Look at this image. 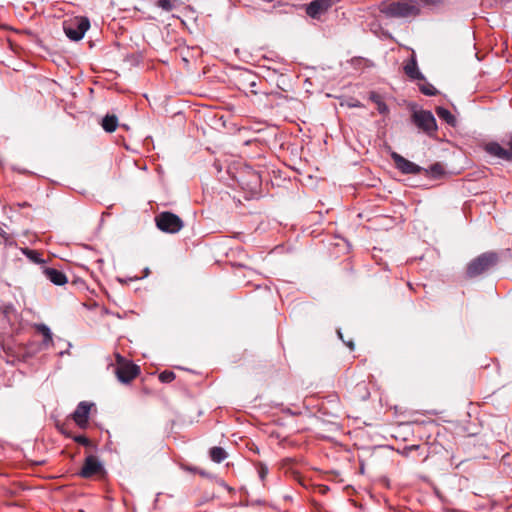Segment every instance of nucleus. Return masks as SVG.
Wrapping results in <instances>:
<instances>
[{
  "label": "nucleus",
  "mask_w": 512,
  "mask_h": 512,
  "mask_svg": "<svg viewBox=\"0 0 512 512\" xmlns=\"http://www.w3.org/2000/svg\"><path fill=\"white\" fill-rule=\"evenodd\" d=\"M378 10L388 18L408 19L417 17L421 8L418 0H384Z\"/></svg>",
  "instance_id": "nucleus-1"
},
{
  "label": "nucleus",
  "mask_w": 512,
  "mask_h": 512,
  "mask_svg": "<svg viewBox=\"0 0 512 512\" xmlns=\"http://www.w3.org/2000/svg\"><path fill=\"white\" fill-rule=\"evenodd\" d=\"M499 262V255L494 251H488L472 259L466 266V276L468 278L478 277L492 268Z\"/></svg>",
  "instance_id": "nucleus-2"
},
{
  "label": "nucleus",
  "mask_w": 512,
  "mask_h": 512,
  "mask_svg": "<svg viewBox=\"0 0 512 512\" xmlns=\"http://www.w3.org/2000/svg\"><path fill=\"white\" fill-rule=\"evenodd\" d=\"M156 227L165 233H178L184 226L182 219L176 214L164 211L155 216Z\"/></svg>",
  "instance_id": "nucleus-3"
},
{
  "label": "nucleus",
  "mask_w": 512,
  "mask_h": 512,
  "mask_svg": "<svg viewBox=\"0 0 512 512\" xmlns=\"http://www.w3.org/2000/svg\"><path fill=\"white\" fill-rule=\"evenodd\" d=\"M89 27L90 22L86 17H76L63 23L66 36L73 41L81 40Z\"/></svg>",
  "instance_id": "nucleus-4"
},
{
  "label": "nucleus",
  "mask_w": 512,
  "mask_h": 512,
  "mask_svg": "<svg viewBox=\"0 0 512 512\" xmlns=\"http://www.w3.org/2000/svg\"><path fill=\"white\" fill-rule=\"evenodd\" d=\"M116 362L115 373L120 382L129 383L138 376L140 372L139 366L128 361L120 354H116Z\"/></svg>",
  "instance_id": "nucleus-5"
},
{
  "label": "nucleus",
  "mask_w": 512,
  "mask_h": 512,
  "mask_svg": "<svg viewBox=\"0 0 512 512\" xmlns=\"http://www.w3.org/2000/svg\"><path fill=\"white\" fill-rule=\"evenodd\" d=\"M413 123L428 136L437 132V123L434 115L428 110H417L412 114Z\"/></svg>",
  "instance_id": "nucleus-6"
},
{
  "label": "nucleus",
  "mask_w": 512,
  "mask_h": 512,
  "mask_svg": "<svg viewBox=\"0 0 512 512\" xmlns=\"http://www.w3.org/2000/svg\"><path fill=\"white\" fill-rule=\"evenodd\" d=\"M92 407H94L93 403L82 401L77 405L75 411L72 413L71 417L79 428L86 429L88 427L89 414Z\"/></svg>",
  "instance_id": "nucleus-7"
},
{
  "label": "nucleus",
  "mask_w": 512,
  "mask_h": 512,
  "mask_svg": "<svg viewBox=\"0 0 512 512\" xmlns=\"http://www.w3.org/2000/svg\"><path fill=\"white\" fill-rule=\"evenodd\" d=\"M391 158L396 168L403 174H418L421 171V167L396 152L391 153Z\"/></svg>",
  "instance_id": "nucleus-8"
},
{
  "label": "nucleus",
  "mask_w": 512,
  "mask_h": 512,
  "mask_svg": "<svg viewBox=\"0 0 512 512\" xmlns=\"http://www.w3.org/2000/svg\"><path fill=\"white\" fill-rule=\"evenodd\" d=\"M103 470L102 464L98 461V459L90 455L86 457L84 464L79 472V476L82 478H91L96 474L101 473Z\"/></svg>",
  "instance_id": "nucleus-9"
},
{
  "label": "nucleus",
  "mask_w": 512,
  "mask_h": 512,
  "mask_svg": "<svg viewBox=\"0 0 512 512\" xmlns=\"http://www.w3.org/2000/svg\"><path fill=\"white\" fill-rule=\"evenodd\" d=\"M332 0H313L306 7V13L313 19H319L332 7Z\"/></svg>",
  "instance_id": "nucleus-10"
},
{
  "label": "nucleus",
  "mask_w": 512,
  "mask_h": 512,
  "mask_svg": "<svg viewBox=\"0 0 512 512\" xmlns=\"http://www.w3.org/2000/svg\"><path fill=\"white\" fill-rule=\"evenodd\" d=\"M43 273L45 277L55 285L61 286L67 283L66 275L58 269L48 267L44 269Z\"/></svg>",
  "instance_id": "nucleus-11"
},
{
  "label": "nucleus",
  "mask_w": 512,
  "mask_h": 512,
  "mask_svg": "<svg viewBox=\"0 0 512 512\" xmlns=\"http://www.w3.org/2000/svg\"><path fill=\"white\" fill-rule=\"evenodd\" d=\"M403 69H404L405 74L413 80H423L424 79L423 74L418 69V65H417L415 56H412L411 59L405 63Z\"/></svg>",
  "instance_id": "nucleus-12"
},
{
  "label": "nucleus",
  "mask_w": 512,
  "mask_h": 512,
  "mask_svg": "<svg viewBox=\"0 0 512 512\" xmlns=\"http://www.w3.org/2000/svg\"><path fill=\"white\" fill-rule=\"evenodd\" d=\"M16 318L17 314L13 305H3L0 307V324H12Z\"/></svg>",
  "instance_id": "nucleus-13"
},
{
  "label": "nucleus",
  "mask_w": 512,
  "mask_h": 512,
  "mask_svg": "<svg viewBox=\"0 0 512 512\" xmlns=\"http://www.w3.org/2000/svg\"><path fill=\"white\" fill-rule=\"evenodd\" d=\"M35 329L43 336L42 345L44 348H48L53 344L52 333L48 326L45 324H36Z\"/></svg>",
  "instance_id": "nucleus-14"
},
{
  "label": "nucleus",
  "mask_w": 512,
  "mask_h": 512,
  "mask_svg": "<svg viewBox=\"0 0 512 512\" xmlns=\"http://www.w3.org/2000/svg\"><path fill=\"white\" fill-rule=\"evenodd\" d=\"M369 99L376 104L377 106V110L380 114H383V115H386L388 114L389 112V108L388 106L386 105V103L383 101L382 97L380 94H378L377 92H374L372 91L370 94H369Z\"/></svg>",
  "instance_id": "nucleus-15"
},
{
  "label": "nucleus",
  "mask_w": 512,
  "mask_h": 512,
  "mask_svg": "<svg viewBox=\"0 0 512 512\" xmlns=\"http://www.w3.org/2000/svg\"><path fill=\"white\" fill-rule=\"evenodd\" d=\"M436 114L441 120L445 121L447 124L451 126L456 125V118L448 109L444 107H437Z\"/></svg>",
  "instance_id": "nucleus-16"
},
{
  "label": "nucleus",
  "mask_w": 512,
  "mask_h": 512,
  "mask_svg": "<svg viewBox=\"0 0 512 512\" xmlns=\"http://www.w3.org/2000/svg\"><path fill=\"white\" fill-rule=\"evenodd\" d=\"M101 125L106 132L112 133L118 126V118L115 115H106L102 119Z\"/></svg>",
  "instance_id": "nucleus-17"
},
{
  "label": "nucleus",
  "mask_w": 512,
  "mask_h": 512,
  "mask_svg": "<svg viewBox=\"0 0 512 512\" xmlns=\"http://www.w3.org/2000/svg\"><path fill=\"white\" fill-rule=\"evenodd\" d=\"M210 458L216 463H221L227 458V453L222 447H212L209 452Z\"/></svg>",
  "instance_id": "nucleus-18"
},
{
  "label": "nucleus",
  "mask_w": 512,
  "mask_h": 512,
  "mask_svg": "<svg viewBox=\"0 0 512 512\" xmlns=\"http://www.w3.org/2000/svg\"><path fill=\"white\" fill-rule=\"evenodd\" d=\"M23 254L27 256L31 261L35 263H41L43 260L41 258V254L36 250H31L29 248H24L22 250Z\"/></svg>",
  "instance_id": "nucleus-19"
},
{
  "label": "nucleus",
  "mask_w": 512,
  "mask_h": 512,
  "mask_svg": "<svg viewBox=\"0 0 512 512\" xmlns=\"http://www.w3.org/2000/svg\"><path fill=\"white\" fill-rule=\"evenodd\" d=\"M420 91L427 96H435L438 94V90L431 83H424L420 85Z\"/></svg>",
  "instance_id": "nucleus-20"
},
{
  "label": "nucleus",
  "mask_w": 512,
  "mask_h": 512,
  "mask_svg": "<svg viewBox=\"0 0 512 512\" xmlns=\"http://www.w3.org/2000/svg\"><path fill=\"white\" fill-rule=\"evenodd\" d=\"M175 0H158L156 6L161 8L164 11L170 12L174 9Z\"/></svg>",
  "instance_id": "nucleus-21"
},
{
  "label": "nucleus",
  "mask_w": 512,
  "mask_h": 512,
  "mask_svg": "<svg viewBox=\"0 0 512 512\" xmlns=\"http://www.w3.org/2000/svg\"><path fill=\"white\" fill-rule=\"evenodd\" d=\"M429 172L433 177H440L445 173V170L442 164L435 163L430 166Z\"/></svg>",
  "instance_id": "nucleus-22"
},
{
  "label": "nucleus",
  "mask_w": 512,
  "mask_h": 512,
  "mask_svg": "<svg viewBox=\"0 0 512 512\" xmlns=\"http://www.w3.org/2000/svg\"><path fill=\"white\" fill-rule=\"evenodd\" d=\"M175 379V374L172 371L165 370L159 374V380L162 383H170Z\"/></svg>",
  "instance_id": "nucleus-23"
},
{
  "label": "nucleus",
  "mask_w": 512,
  "mask_h": 512,
  "mask_svg": "<svg viewBox=\"0 0 512 512\" xmlns=\"http://www.w3.org/2000/svg\"><path fill=\"white\" fill-rule=\"evenodd\" d=\"M486 151H487L489 154H491V155H493V156L498 157V155H499V153H500V151H501V145H500V144H498V143H495V142H493V143H489V144H487V146H486Z\"/></svg>",
  "instance_id": "nucleus-24"
},
{
  "label": "nucleus",
  "mask_w": 512,
  "mask_h": 512,
  "mask_svg": "<svg viewBox=\"0 0 512 512\" xmlns=\"http://www.w3.org/2000/svg\"><path fill=\"white\" fill-rule=\"evenodd\" d=\"M73 440L83 446H91V441L85 435H77L73 437Z\"/></svg>",
  "instance_id": "nucleus-25"
},
{
  "label": "nucleus",
  "mask_w": 512,
  "mask_h": 512,
  "mask_svg": "<svg viewBox=\"0 0 512 512\" xmlns=\"http://www.w3.org/2000/svg\"><path fill=\"white\" fill-rule=\"evenodd\" d=\"M257 470L259 478L261 479V481H264L268 474V467L264 464H259Z\"/></svg>",
  "instance_id": "nucleus-26"
},
{
  "label": "nucleus",
  "mask_w": 512,
  "mask_h": 512,
  "mask_svg": "<svg viewBox=\"0 0 512 512\" xmlns=\"http://www.w3.org/2000/svg\"><path fill=\"white\" fill-rule=\"evenodd\" d=\"M498 158H501V159H504L507 161H512V152L501 146V151L498 155Z\"/></svg>",
  "instance_id": "nucleus-27"
},
{
  "label": "nucleus",
  "mask_w": 512,
  "mask_h": 512,
  "mask_svg": "<svg viewBox=\"0 0 512 512\" xmlns=\"http://www.w3.org/2000/svg\"><path fill=\"white\" fill-rule=\"evenodd\" d=\"M0 236L4 239L5 244H12V238L1 226H0Z\"/></svg>",
  "instance_id": "nucleus-28"
},
{
  "label": "nucleus",
  "mask_w": 512,
  "mask_h": 512,
  "mask_svg": "<svg viewBox=\"0 0 512 512\" xmlns=\"http://www.w3.org/2000/svg\"><path fill=\"white\" fill-rule=\"evenodd\" d=\"M420 448L419 445H411V446H406L404 449H403V452L402 454L405 455V456H408L409 453L413 450H418Z\"/></svg>",
  "instance_id": "nucleus-29"
},
{
  "label": "nucleus",
  "mask_w": 512,
  "mask_h": 512,
  "mask_svg": "<svg viewBox=\"0 0 512 512\" xmlns=\"http://www.w3.org/2000/svg\"><path fill=\"white\" fill-rule=\"evenodd\" d=\"M349 106L350 107H358V108L363 107L362 103L358 100L353 101L352 103L349 104Z\"/></svg>",
  "instance_id": "nucleus-30"
},
{
  "label": "nucleus",
  "mask_w": 512,
  "mask_h": 512,
  "mask_svg": "<svg viewBox=\"0 0 512 512\" xmlns=\"http://www.w3.org/2000/svg\"><path fill=\"white\" fill-rule=\"evenodd\" d=\"M17 206L19 208H25V207H30V204L28 202H22V203H17Z\"/></svg>",
  "instance_id": "nucleus-31"
},
{
  "label": "nucleus",
  "mask_w": 512,
  "mask_h": 512,
  "mask_svg": "<svg viewBox=\"0 0 512 512\" xmlns=\"http://www.w3.org/2000/svg\"><path fill=\"white\" fill-rule=\"evenodd\" d=\"M421 1H422L423 3H425V4H428V5H430V4H435V3H436V0H421Z\"/></svg>",
  "instance_id": "nucleus-32"
},
{
  "label": "nucleus",
  "mask_w": 512,
  "mask_h": 512,
  "mask_svg": "<svg viewBox=\"0 0 512 512\" xmlns=\"http://www.w3.org/2000/svg\"><path fill=\"white\" fill-rule=\"evenodd\" d=\"M507 145L509 146L510 151L512 152V136L510 137V139H509V141H508Z\"/></svg>",
  "instance_id": "nucleus-33"
},
{
  "label": "nucleus",
  "mask_w": 512,
  "mask_h": 512,
  "mask_svg": "<svg viewBox=\"0 0 512 512\" xmlns=\"http://www.w3.org/2000/svg\"><path fill=\"white\" fill-rule=\"evenodd\" d=\"M347 345H348L351 349H353V346H354L353 342H348V343H347Z\"/></svg>",
  "instance_id": "nucleus-34"
},
{
  "label": "nucleus",
  "mask_w": 512,
  "mask_h": 512,
  "mask_svg": "<svg viewBox=\"0 0 512 512\" xmlns=\"http://www.w3.org/2000/svg\"><path fill=\"white\" fill-rule=\"evenodd\" d=\"M250 86H251L252 88H255L256 83H255V82H251Z\"/></svg>",
  "instance_id": "nucleus-35"
},
{
  "label": "nucleus",
  "mask_w": 512,
  "mask_h": 512,
  "mask_svg": "<svg viewBox=\"0 0 512 512\" xmlns=\"http://www.w3.org/2000/svg\"><path fill=\"white\" fill-rule=\"evenodd\" d=\"M248 273H249V275H250V274L254 273V271H253V270H251V269H249V270H248Z\"/></svg>",
  "instance_id": "nucleus-36"
}]
</instances>
